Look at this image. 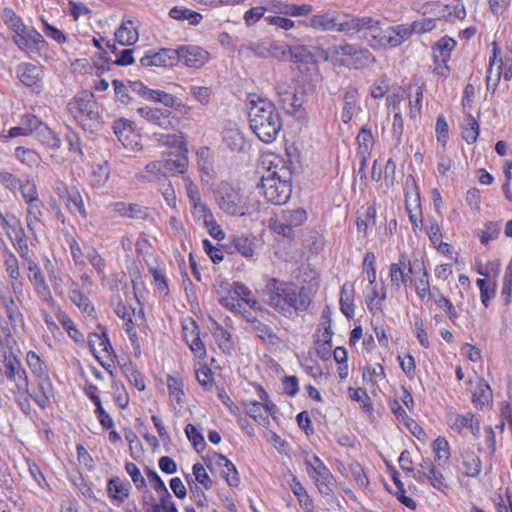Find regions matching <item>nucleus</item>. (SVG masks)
I'll return each mask as SVG.
<instances>
[{
  "label": "nucleus",
  "mask_w": 512,
  "mask_h": 512,
  "mask_svg": "<svg viewBox=\"0 0 512 512\" xmlns=\"http://www.w3.org/2000/svg\"><path fill=\"white\" fill-rule=\"evenodd\" d=\"M219 302L223 307L233 312H242L243 305L241 304L239 293L236 291L234 285L228 289L224 295L220 296Z\"/></svg>",
  "instance_id": "obj_45"
},
{
  "label": "nucleus",
  "mask_w": 512,
  "mask_h": 512,
  "mask_svg": "<svg viewBox=\"0 0 512 512\" xmlns=\"http://www.w3.org/2000/svg\"><path fill=\"white\" fill-rule=\"evenodd\" d=\"M4 381L2 385L8 390L14 400L23 408L29 405V398L37 392L29 390L28 376L21 362L14 356H5L3 360Z\"/></svg>",
  "instance_id": "obj_4"
},
{
  "label": "nucleus",
  "mask_w": 512,
  "mask_h": 512,
  "mask_svg": "<svg viewBox=\"0 0 512 512\" xmlns=\"http://www.w3.org/2000/svg\"><path fill=\"white\" fill-rule=\"evenodd\" d=\"M307 219L302 208L282 210L272 223V230L280 235L290 237L294 228L301 226Z\"/></svg>",
  "instance_id": "obj_12"
},
{
  "label": "nucleus",
  "mask_w": 512,
  "mask_h": 512,
  "mask_svg": "<svg viewBox=\"0 0 512 512\" xmlns=\"http://www.w3.org/2000/svg\"><path fill=\"white\" fill-rule=\"evenodd\" d=\"M245 412L253 418L258 424L266 426L269 424V417L265 413V408L261 402L256 400L247 401L244 404Z\"/></svg>",
  "instance_id": "obj_41"
},
{
  "label": "nucleus",
  "mask_w": 512,
  "mask_h": 512,
  "mask_svg": "<svg viewBox=\"0 0 512 512\" xmlns=\"http://www.w3.org/2000/svg\"><path fill=\"white\" fill-rule=\"evenodd\" d=\"M85 258L97 271L98 275L104 277L105 260L94 247L85 245Z\"/></svg>",
  "instance_id": "obj_61"
},
{
  "label": "nucleus",
  "mask_w": 512,
  "mask_h": 512,
  "mask_svg": "<svg viewBox=\"0 0 512 512\" xmlns=\"http://www.w3.org/2000/svg\"><path fill=\"white\" fill-rule=\"evenodd\" d=\"M410 273L414 275L413 284L417 296L421 300L433 298L429 282V275L422 259H414L410 265Z\"/></svg>",
  "instance_id": "obj_16"
},
{
  "label": "nucleus",
  "mask_w": 512,
  "mask_h": 512,
  "mask_svg": "<svg viewBox=\"0 0 512 512\" xmlns=\"http://www.w3.org/2000/svg\"><path fill=\"white\" fill-rule=\"evenodd\" d=\"M35 136L42 144L51 149H58L61 146V139L59 136L46 124L40 126V129L37 131Z\"/></svg>",
  "instance_id": "obj_42"
},
{
  "label": "nucleus",
  "mask_w": 512,
  "mask_h": 512,
  "mask_svg": "<svg viewBox=\"0 0 512 512\" xmlns=\"http://www.w3.org/2000/svg\"><path fill=\"white\" fill-rule=\"evenodd\" d=\"M191 214L193 216V219L196 222L203 224V226L209 224V222L212 221V219L214 218L211 209L204 202L195 203L194 205H191Z\"/></svg>",
  "instance_id": "obj_55"
},
{
  "label": "nucleus",
  "mask_w": 512,
  "mask_h": 512,
  "mask_svg": "<svg viewBox=\"0 0 512 512\" xmlns=\"http://www.w3.org/2000/svg\"><path fill=\"white\" fill-rule=\"evenodd\" d=\"M174 52L177 53V61L190 68H201L209 60L208 51L195 45H183Z\"/></svg>",
  "instance_id": "obj_15"
},
{
  "label": "nucleus",
  "mask_w": 512,
  "mask_h": 512,
  "mask_svg": "<svg viewBox=\"0 0 512 512\" xmlns=\"http://www.w3.org/2000/svg\"><path fill=\"white\" fill-rule=\"evenodd\" d=\"M269 41L261 40L257 42H250L248 44H243L239 47V53L247 54L248 52H252L255 56L260 58H269V49H268Z\"/></svg>",
  "instance_id": "obj_52"
},
{
  "label": "nucleus",
  "mask_w": 512,
  "mask_h": 512,
  "mask_svg": "<svg viewBox=\"0 0 512 512\" xmlns=\"http://www.w3.org/2000/svg\"><path fill=\"white\" fill-rule=\"evenodd\" d=\"M218 207L231 216H243L246 213L245 200L238 188L228 182H221L215 190Z\"/></svg>",
  "instance_id": "obj_10"
},
{
  "label": "nucleus",
  "mask_w": 512,
  "mask_h": 512,
  "mask_svg": "<svg viewBox=\"0 0 512 512\" xmlns=\"http://www.w3.org/2000/svg\"><path fill=\"white\" fill-rule=\"evenodd\" d=\"M137 113L147 122L161 129L168 130L174 127L176 118L168 109L145 106L138 108Z\"/></svg>",
  "instance_id": "obj_17"
},
{
  "label": "nucleus",
  "mask_w": 512,
  "mask_h": 512,
  "mask_svg": "<svg viewBox=\"0 0 512 512\" xmlns=\"http://www.w3.org/2000/svg\"><path fill=\"white\" fill-rule=\"evenodd\" d=\"M482 463L479 456L470 450L461 454V470L468 477H476L480 474Z\"/></svg>",
  "instance_id": "obj_30"
},
{
  "label": "nucleus",
  "mask_w": 512,
  "mask_h": 512,
  "mask_svg": "<svg viewBox=\"0 0 512 512\" xmlns=\"http://www.w3.org/2000/svg\"><path fill=\"white\" fill-rule=\"evenodd\" d=\"M290 488L293 494L297 497L300 506L304 507L307 510V512H313V501L311 497L308 495L306 489L295 476H293Z\"/></svg>",
  "instance_id": "obj_43"
},
{
  "label": "nucleus",
  "mask_w": 512,
  "mask_h": 512,
  "mask_svg": "<svg viewBox=\"0 0 512 512\" xmlns=\"http://www.w3.org/2000/svg\"><path fill=\"white\" fill-rule=\"evenodd\" d=\"M492 399V392L490 386L484 381L480 380L472 394V401L476 408H482L488 405Z\"/></svg>",
  "instance_id": "obj_40"
},
{
  "label": "nucleus",
  "mask_w": 512,
  "mask_h": 512,
  "mask_svg": "<svg viewBox=\"0 0 512 512\" xmlns=\"http://www.w3.org/2000/svg\"><path fill=\"white\" fill-rule=\"evenodd\" d=\"M169 16L175 20H188L191 25H197L202 19L201 14L183 7H173Z\"/></svg>",
  "instance_id": "obj_56"
},
{
  "label": "nucleus",
  "mask_w": 512,
  "mask_h": 512,
  "mask_svg": "<svg viewBox=\"0 0 512 512\" xmlns=\"http://www.w3.org/2000/svg\"><path fill=\"white\" fill-rule=\"evenodd\" d=\"M110 207L115 214L122 217L145 220L149 216L148 208L136 203L115 202Z\"/></svg>",
  "instance_id": "obj_24"
},
{
  "label": "nucleus",
  "mask_w": 512,
  "mask_h": 512,
  "mask_svg": "<svg viewBox=\"0 0 512 512\" xmlns=\"http://www.w3.org/2000/svg\"><path fill=\"white\" fill-rule=\"evenodd\" d=\"M113 131L118 140L125 147L132 146L133 139L137 135L133 132L132 123L128 120H118L114 123Z\"/></svg>",
  "instance_id": "obj_37"
},
{
  "label": "nucleus",
  "mask_w": 512,
  "mask_h": 512,
  "mask_svg": "<svg viewBox=\"0 0 512 512\" xmlns=\"http://www.w3.org/2000/svg\"><path fill=\"white\" fill-rule=\"evenodd\" d=\"M187 149L173 150L164 153V166L167 170L179 174H183L188 167Z\"/></svg>",
  "instance_id": "obj_26"
},
{
  "label": "nucleus",
  "mask_w": 512,
  "mask_h": 512,
  "mask_svg": "<svg viewBox=\"0 0 512 512\" xmlns=\"http://www.w3.org/2000/svg\"><path fill=\"white\" fill-rule=\"evenodd\" d=\"M110 169L106 162L93 166L91 172V182L93 186L102 187L109 179Z\"/></svg>",
  "instance_id": "obj_57"
},
{
  "label": "nucleus",
  "mask_w": 512,
  "mask_h": 512,
  "mask_svg": "<svg viewBox=\"0 0 512 512\" xmlns=\"http://www.w3.org/2000/svg\"><path fill=\"white\" fill-rule=\"evenodd\" d=\"M449 423L451 429L459 434L467 430L476 438L480 436V422L471 412L451 415Z\"/></svg>",
  "instance_id": "obj_18"
},
{
  "label": "nucleus",
  "mask_w": 512,
  "mask_h": 512,
  "mask_svg": "<svg viewBox=\"0 0 512 512\" xmlns=\"http://www.w3.org/2000/svg\"><path fill=\"white\" fill-rule=\"evenodd\" d=\"M404 28L407 30V40L413 33H425L433 30L436 27V20L432 18H421L419 20L414 21L412 24H403Z\"/></svg>",
  "instance_id": "obj_49"
},
{
  "label": "nucleus",
  "mask_w": 512,
  "mask_h": 512,
  "mask_svg": "<svg viewBox=\"0 0 512 512\" xmlns=\"http://www.w3.org/2000/svg\"><path fill=\"white\" fill-rule=\"evenodd\" d=\"M8 318L11 329L16 333L24 327V316L16 302L3 308Z\"/></svg>",
  "instance_id": "obj_54"
},
{
  "label": "nucleus",
  "mask_w": 512,
  "mask_h": 512,
  "mask_svg": "<svg viewBox=\"0 0 512 512\" xmlns=\"http://www.w3.org/2000/svg\"><path fill=\"white\" fill-rule=\"evenodd\" d=\"M358 20H369V23L363 25L359 29V31L362 30H368L369 35L368 42L373 48L378 47H398L400 46L404 41L407 40V30L404 28V25H396L391 26L386 29H382L379 26V21L371 18V17H358Z\"/></svg>",
  "instance_id": "obj_6"
},
{
  "label": "nucleus",
  "mask_w": 512,
  "mask_h": 512,
  "mask_svg": "<svg viewBox=\"0 0 512 512\" xmlns=\"http://www.w3.org/2000/svg\"><path fill=\"white\" fill-rule=\"evenodd\" d=\"M27 227L33 230L41 221L44 205L40 200L27 203Z\"/></svg>",
  "instance_id": "obj_46"
},
{
  "label": "nucleus",
  "mask_w": 512,
  "mask_h": 512,
  "mask_svg": "<svg viewBox=\"0 0 512 512\" xmlns=\"http://www.w3.org/2000/svg\"><path fill=\"white\" fill-rule=\"evenodd\" d=\"M45 269L47 271L52 288L58 296L63 297L65 295L66 289H69L70 292L72 288L77 286V283L71 276L67 274H60L49 260L45 264Z\"/></svg>",
  "instance_id": "obj_21"
},
{
  "label": "nucleus",
  "mask_w": 512,
  "mask_h": 512,
  "mask_svg": "<svg viewBox=\"0 0 512 512\" xmlns=\"http://www.w3.org/2000/svg\"><path fill=\"white\" fill-rule=\"evenodd\" d=\"M249 126L263 143H272L282 129V118L275 104L258 95L249 98Z\"/></svg>",
  "instance_id": "obj_1"
},
{
  "label": "nucleus",
  "mask_w": 512,
  "mask_h": 512,
  "mask_svg": "<svg viewBox=\"0 0 512 512\" xmlns=\"http://www.w3.org/2000/svg\"><path fill=\"white\" fill-rule=\"evenodd\" d=\"M98 328L100 332L88 335V345L92 354L102 366L110 365L113 362L114 351L103 328L101 326Z\"/></svg>",
  "instance_id": "obj_13"
},
{
  "label": "nucleus",
  "mask_w": 512,
  "mask_h": 512,
  "mask_svg": "<svg viewBox=\"0 0 512 512\" xmlns=\"http://www.w3.org/2000/svg\"><path fill=\"white\" fill-rule=\"evenodd\" d=\"M177 61V53L174 49L163 48L159 51H148L141 59L143 67H168Z\"/></svg>",
  "instance_id": "obj_20"
},
{
  "label": "nucleus",
  "mask_w": 512,
  "mask_h": 512,
  "mask_svg": "<svg viewBox=\"0 0 512 512\" xmlns=\"http://www.w3.org/2000/svg\"><path fill=\"white\" fill-rule=\"evenodd\" d=\"M479 135V124L476 119L469 115L465 119V124L463 126L462 137L468 144H473L476 142Z\"/></svg>",
  "instance_id": "obj_58"
},
{
  "label": "nucleus",
  "mask_w": 512,
  "mask_h": 512,
  "mask_svg": "<svg viewBox=\"0 0 512 512\" xmlns=\"http://www.w3.org/2000/svg\"><path fill=\"white\" fill-rule=\"evenodd\" d=\"M156 141L164 146L173 148L174 150H184L185 142L184 136L182 133H174V134H155Z\"/></svg>",
  "instance_id": "obj_47"
},
{
  "label": "nucleus",
  "mask_w": 512,
  "mask_h": 512,
  "mask_svg": "<svg viewBox=\"0 0 512 512\" xmlns=\"http://www.w3.org/2000/svg\"><path fill=\"white\" fill-rule=\"evenodd\" d=\"M139 182H155L160 184L166 181V174L162 171V164L159 161L148 163L144 170L139 172L136 176Z\"/></svg>",
  "instance_id": "obj_29"
},
{
  "label": "nucleus",
  "mask_w": 512,
  "mask_h": 512,
  "mask_svg": "<svg viewBox=\"0 0 512 512\" xmlns=\"http://www.w3.org/2000/svg\"><path fill=\"white\" fill-rule=\"evenodd\" d=\"M148 100L159 102L168 108L180 109L183 106L180 99L162 90L153 89Z\"/></svg>",
  "instance_id": "obj_44"
},
{
  "label": "nucleus",
  "mask_w": 512,
  "mask_h": 512,
  "mask_svg": "<svg viewBox=\"0 0 512 512\" xmlns=\"http://www.w3.org/2000/svg\"><path fill=\"white\" fill-rule=\"evenodd\" d=\"M183 381L181 378L168 375L167 376V388L171 398H173L177 404L181 405L184 402V390Z\"/></svg>",
  "instance_id": "obj_51"
},
{
  "label": "nucleus",
  "mask_w": 512,
  "mask_h": 512,
  "mask_svg": "<svg viewBox=\"0 0 512 512\" xmlns=\"http://www.w3.org/2000/svg\"><path fill=\"white\" fill-rule=\"evenodd\" d=\"M356 104V90L350 89L344 95V107L341 113L343 122H349L353 117V110Z\"/></svg>",
  "instance_id": "obj_64"
},
{
  "label": "nucleus",
  "mask_w": 512,
  "mask_h": 512,
  "mask_svg": "<svg viewBox=\"0 0 512 512\" xmlns=\"http://www.w3.org/2000/svg\"><path fill=\"white\" fill-rule=\"evenodd\" d=\"M5 270L11 280L20 279L19 263L16 256L9 249L5 251L4 256Z\"/></svg>",
  "instance_id": "obj_63"
},
{
  "label": "nucleus",
  "mask_w": 512,
  "mask_h": 512,
  "mask_svg": "<svg viewBox=\"0 0 512 512\" xmlns=\"http://www.w3.org/2000/svg\"><path fill=\"white\" fill-rule=\"evenodd\" d=\"M358 150L361 156L362 165L365 164L367 156L374 146V137L371 130L367 126H363L357 135Z\"/></svg>",
  "instance_id": "obj_35"
},
{
  "label": "nucleus",
  "mask_w": 512,
  "mask_h": 512,
  "mask_svg": "<svg viewBox=\"0 0 512 512\" xmlns=\"http://www.w3.org/2000/svg\"><path fill=\"white\" fill-rule=\"evenodd\" d=\"M26 362L39 389V392L33 396V400L41 408H45L54 395L53 385L48 375L47 365L34 351L27 352Z\"/></svg>",
  "instance_id": "obj_8"
},
{
  "label": "nucleus",
  "mask_w": 512,
  "mask_h": 512,
  "mask_svg": "<svg viewBox=\"0 0 512 512\" xmlns=\"http://www.w3.org/2000/svg\"><path fill=\"white\" fill-rule=\"evenodd\" d=\"M115 38L121 45L130 46L137 42L139 34L134 21H123L115 32Z\"/></svg>",
  "instance_id": "obj_28"
},
{
  "label": "nucleus",
  "mask_w": 512,
  "mask_h": 512,
  "mask_svg": "<svg viewBox=\"0 0 512 512\" xmlns=\"http://www.w3.org/2000/svg\"><path fill=\"white\" fill-rule=\"evenodd\" d=\"M425 481H427L433 488L441 492H444L446 489H448V484L446 483L445 477L441 471L436 468V466L423 476V482Z\"/></svg>",
  "instance_id": "obj_60"
},
{
  "label": "nucleus",
  "mask_w": 512,
  "mask_h": 512,
  "mask_svg": "<svg viewBox=\"0 0 512 512\" xmlns=\"http://www.w3.org/2000/svg\"><path fill=\"white\" fill-rule=\"evenodd\" d=\"M294 63H313L315 62V55L311 49L304 45H296L288 47L287 60Z\"/></svg>",
  "instance_id": "obj_38"
},
{
  "label": "nucleus",
  "mask_w": 512,
  "mask_h": 512,
  "mask_svg": "<svg viewBox=\"0 0 512 512\" xmlns=\"http://www.w3.org/2000/svg\"><path fill=\"white\" fill-rule=\"evenodd\" d=\"M107 492L118 505L122 504L129 496V489L118 477L108 481Z\"/></svg>",
  "instance_id": "obj_39"
},
{
  "label": "nucleus",
  "mask_w": 512,
  "mask_h": 512,
  "mask_svg": "<svg viewBox=\"0 0 512 512\" xmlns=\"http://www.w3.org/2000/svg\"><path fill=\"white\" fill-rule=\"evenodd\" d=\"M456 47V41L449 37L441 38L433 46V60L434 62H448L451 57V52Z\"/></svg>",
  "instance_id": "obj_32"
},
{
  "label": "nucleus",
  "mask_w": 512,
  "mask_h": 512,
  "mask_svg": "<svg viewBox=\"0 0 512 512\" xmlns=\"http://www.w3.org/2000/svg\"><path fill=\"white\" fill-rule=\"evenodd\" d=\"M9 25L14 32L13 42L30 57L40 54L41 50L46 48L47 42L44 37L33 27L26 26L14 13L9 20Z\"/></svg>",
  "instance_id": "obj_7"
},
{
  "label": "nucleus",
  "mask_w": 512,
  "mask_h": 512,
  "mask_svg": "<svg viewBox=\"0 0 512 512\" xmlns=\"http://www.w3.org/2000/svg\"><path fill=\"white\" fill-rule=\"evenodd\" d=\"M304 464L309 477L313 480L319 493L324 497L331 496L335 479L328 467L317 455L305 457Z\"/></svg>",
  "instance_id": "obj_11"
},
{
  "label": "nucleus",
  "mask_w": 512,
  "mask_h": 512,
  "mask_svg": "<svg viewBox=\"0 0 512 512\" xmlns=\"http://www.w3.org/2000/svg\"><path fill=\"white\" fill-rule=\"evenodd\" d=\"M413 264V261L409 258L406 253H401L398 259V262L392 263L389 269V277L391 282V287L399 291L403 286V270L409 269L410 265Z\"/></svg>",
  "instance_id": "obj_25"
},
{
  "label": "nucleus",
  "mask_w": 512,
  "mask_h": 512,
  "mask_svg": "<svg viewBox=\"0 0 512 512\" xmlns=\"http://www.w3.org/2000/svg\"><path fill=\"white\" fill-rule=\"evenodd\" d=\"M432 447L438 464L440 466L447 464L450 458L448 441L443 437H438L433 441Z\"/></svg>",
  "instance_id": "obj_50"
},
{
  "label": "nucleus",
  "mask_w": 512,
  "mask_h": 512,
  "mask_svg": "<svg viewBox=\"0 0 512 512\" xmlns=\"http://www.w3.org/2000/svg\"><path fill=\"white\" fill-rule=\"evenodd\" d=\"M257 240L253 236L241 234L234 235L229 240V246L231 253H239L244 257H251L254 255L256 250Z\"/></svg>",
  "instance_id": "obj_23"
},
{
  "label": "nucleus",
  "mask_w": 512,
  "mask_h": 512,
  "mask_svg": "<svg viewBox=\"0 0 512 512\" xmlns=\"http://www.w3.org/2000/svg\"><path fill=\"white\" fill-rule=\"evenodd\" d=\"M272 281L268 294V304L272 308L283 315L290 314L292 309L304 311L308 308L311 300L304 288L287 283L276 285L277 281Z\"/></svg>",
  "instance_id": "obj_2"
},
{
  "label": "nucleus",
  "mask_w": 512,
  "mask_h": 512,
  "mask_svg": "<svg viewBox=\"0 0 512 512\" xmlns=\"http://www.w3.org/2000/svg\"><path fill=\"white\" fill-rule=\"evenodd\" d=\"M251 329L270 349L279 348L282 341L268 325L259 319H253L251 320Z\"/></svg>",
  "instance_id": "obj_27"
},
{
  "label": "nucleus",
  "mask_w": 512,
  "mask_h": 512,
  "mask_svg": "<svg viewBox=\"0 0 512 512\" xmlns=\"http://www.w3.org/2000/svg\"><path fill=\"white\" fill-rule=\"evenodd\" d=\"M273 9L277 13L293 17L306 16L312 12V6L309 4L296 5L280 1L273 2Z\"/></svg>",
  "instance_id": "obj_33"
},
{
  "label": "nucleus",
  "mask_w": 512,
  "mask_h": 512,
  "mask_svg": "<svg viewBox=\"0 0 512 512\" xmlns=\"http://www.w3.org/2000/svg\"><path fill=\"white\" fill-rule=\"evenodd\" d=\"M277 94L282 108L289 114H294L302 106L301 99L292 90L277 88Z\"/></svg>",
  "instance_id": "obj_36"
},
{
  "label": "nucleus",
  "mask_w": 512,
  "mask_h": 512,
  "mask_svg": "<svg viewBox=\"0 0 512 512\" xmlns=\"http://www.w3.org/2000/svg\"><path fill=\"white\" fill-rule=\"evenodd\" d=\"M367 23H369V20H358L356 16L338 11H327L313 15L308 20L307 25L316 30L355 33L359 32V29Z\"/></svg>",
  "instance_id": "obj_5"
},
{
  "label": "nucleus",
  "mask_w": 512,
  "mask_h": 512,
  "mask_svg": "<svg viewBox=\"0 0 512 512\" xmlns=\"http://www.w3.org/2000/svg\"><path fill=\"white\" fill-rule=\"evenodd\" d=\"M63 201L71 213L80 214L81 216L86 217L84 202L78 190L72 188L68 197H66V199Z\"/></svg>",
  "instance_id": "obj_48"
},
{
  "label": "nucleus",
  "mask_w": 512,
  "mask_h": 512,
  "mask_svg": "<svg viewBox=\"0 0 512 512\" xmlns=\"http://www.w3.org/2000/svg\"><path fill=\"white\" fill-rule=\"evenodd\" d=\"M92 95L75 96L67 105L69 113L86 131H94L99 125V112Z\"/></svg>",
  "instance_id": "obj_9"
},
{
  "label": "nucleus",
  "mask_w": 512,
  "mask_h": 512,
  "mask_svg": "<svg viewBox=\"0 0 512 512\" xmlns=\"http://www.w3.org/2000/svg\"><path fill=\"white\" fill-rule=\"evenodd\" d=\"M190 336L192 340H189L188 334L185 333L186 343L189 345L193 354L198 358H204L206 355V349L199 337V332L197 331V327L195 326L193 330L190 331Z\"/></svg>",
  "instance_id": "obj_62"
},
{
  "label": "nucleus",
  "mask_w": 512,
  "mask_h": 512,
  "mask_svg": "<svg viewBox=\"0 0 512 512\" xmlns=\"http://www.w3.org/2000/svg\"><path fill=\"white\" fill-rule=\"evenodd\" d=\"M291 171L284 165L269 169L258 185L259 193L276 205L285 204L292 192Z\"/></svg>",
  "instance_id": "obj_3"
},
{
  "label": "nucleus",
  "mask_w": 512,
  "mask_h": 512,
  "mask_svg": "<svg viewBox=\"0 0 512 512\" xmlns=\"http://www.w3.org/2000/svg\"><path fill=\"white\" fill-rule=\"evenodd\" d=\"M224 144L234 152L244 151L247 143L243 133L237 128H228L223 134Z\"/></svg>",
  "instance_id": "obj_34"
},
{
  "label": "nucleus",
  "mask_w": 512,
  "mask_h": 512,
  "mask_svg": "<svg viewBox=\"0 0 512 512\" xmlns=\"http://www.w3.org/2000/svg\"><path fill=\"white\" fill-rule=\"evenodd\" d=\"M15 155L17 159L29 167H37L41 161V158L37 152L22 146H19L15 149Z\"/></svg>",
  "instance_id": "obj_59"
},
{
  "label": "nucleus",
  "mask_w": 512,
  "mask_h": 512,
  "mask_svg": "<svg viewBox=\"0 0 512 512\" xmlns=\"http://www.w3.org/2000/svg\"><path fill=\"white\" fill-rule=\"evenodd\" d=\"M28 270V279L34 286L35 292L39 298L51 307L56 306L51 290L45 281L39 265L32 259L26 262Z\"/></svg>",
  "instance_id": "obj_14"
},
{
  "label": "nucleus",
  "mask_w": 512,
  "mask_h": 512,
  "mask_svg": "<svg viewBox=\"0 0 512 512\" xmlns=\"http://www.w3.org/2000/svg\"><path fill=\"white\" fill-rule=\"evenodd\" d=\"M69 299L87 315L94 312V307L91 305L89 299L80 291L78 285L72 288L69 292Z\"/></svg>",
  "instance_id": "obj_53"
},
{
  "label": "nucleus",
  "mask_w": 512,
  "mask_h": 512,
  "mask_svg": "<svg viewBox=\"0 0 512 512\" xmlns=\"http://www.w3.org/2000/svg\"><path fill=\"white\" fill-rule=\"evenodd\" d=\"M19 80L28 87H33L39 92V82L42 79L41 67L31 63H21L16 70Z\"/></svg>",
  "instance_id": "obj_22"
},
{
  "label": "nucleus",
  "mask_w": 512,
  "mask_h": 512,
  "mask_svg": "<svg viewBox=\"0 0 512 512\" xmlns=\"http://www.w3.org/2000/svg\"><path fill=\"white\" fill-rule=\"evenodd\" d=\"M214 458L216 464L222 468V474L227 482V484L231 487H237L240 483V478L237 469L234 464L227 459L224 455L215 453Z\"/></svg>",
  "instance_id": "obj_31"
},
{
  "label": "nucleus",
  "mask_w": 512,
  "mask_h": 512,
  "mask_svg": "<svg viewBox=\"0 0 512 512\" xmlns=\"http://www.w3.org/2000/svg\"><path fill=\"white\" fill-rule=\"evenodd\" d=\"M115 313L124 321V329L131 339L137 336L135 326L143 322V312L127 307L121 300L118 301L115 307Z\"/></svg>",
  "instance_id": "obj_19"
}]
</instances>
